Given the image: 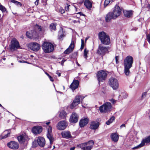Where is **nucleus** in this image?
Wrapping results in <instances>:
<instances>
[{
	"mask_svg": "<svg viewBox=\"0 0 150 150\" xmlns=\"http://www.w3.org/2000/svg\"><path fill=\"white\" fill-rule=\"evenodd\" d=\"M133 62V58L131 56H127L124 60V73L127 76L129 75L130 73L129 69L132 66Z\"/></svg>",
	"mask_w": 150,
	"mask_h": 150,
	"instance_id": "nucleus-1",
	"label": "nucleus"
},
{
	"mask_svg": "<svg viewBox=\"0 0 150 150\" xmlns=\"http://www.w3.org/2000/svg\"><path fill=\"white\" fill-rule=\"evenodd\" d=\"M98 37L102 43L105 45H109L110 42L109 36L103 31L100 32L98 33Z\"/></svg>",
	"mask_w": 150,
	"mask_h": 150,
	"instance_id": "nucleus-2",
	"label": "nucleus"
},
{
	"mask_svg": "<svg viewBox=\"0 0 150 150\" xmlns=\"http://www.w3.org/2000/svg\"><path fill=\"white\" fill-rule=\"evenodd\" d=\"M107 75L106 72L104 70H102L98 71L96 74V76L99 85L100 82H103L106 79Z\"/></svg>",
	"mask_w": 150,
	"mask_h": 150,
	"instance_id": "nucleus-3",
	"label": "nucleus"
},
{
	"mask_svg": "<svg viewBox=\"0 0 150 150\" xmlns=\"http://www.w3.org/2000/svg\"><path fill=\"white\" fill-rule=\"evenodd\" d=\"M112 106L110 102H106L99 107V110L101 113H105L110 112Z\"/></svg>",
	"mask_w": 150,
	"mask_h": 150,
	"instance_id": "nucleus-4",
	"label": "nucleus"
},
{
	"mask_svg": "<svg viewBox=\"0 0 150 150\" xmlns=\"http://www.w3.org/2000/svg\"><path fill=\"white\" fill-rule=\"evenodd\" d=\"M86 96H83L81 95H79L76 96L74 100L71 105V108H74L76 106L80 104L81 101L82 102Z\"/></svg>",
	"mask_w": 150,
	"mask_h": 150,
	"instance_id": "nucleus-5",
	"label": "nucleus"
},
{
	"mask_svg": "<svg viewBox=\"0 0 150 150\" xmlns=\"http://www.w3.org/2000/svg\"><path fill=\"white\" fill-rule=\"evenodd\" d=\"M121 13V9L119 6L116 4L113 10V19L116 18Z\"/></svg>",
	"mask_w": 150,
	"mask_h": 150,
	"instance_id": "nucleus-6",
	"label": "nucleus"
},
{
	"mask_svg": "<svg viewBox=\"0 0 150 150\" xmlns=\"http://www.w3.org/2000/svg\"><path fill=\"white\" fill-rule=\"evenodd\" d=\"M67 125V122L65 120H63L59 122L56 127L58 129L62 130L65 129Z\"/></svg>",
	"mask_w": 150,
	"mask_h": 150,
	"instance_id": "nucleus-7",
	"label": "nucleus"
},
{
	"mask_svg": "<svg viewBox=\"0 0 150 150\" xmlns=\"http://www.w3.org/2000/svg\"><path fill=\"white\" fill-rule=\"evenodd\" d=\"M52 127L49 126L47 130V138L50 140V145L52 144L53 142L54 141V139L52 134Z\"/></svg>",
	"mask_w": 150,
	"mask_h": 150,
	"instance_id": "nucleus-8",
	"label": "nucleus"
},
{
	"mask_svg": "<svg viewBox=\"0 0 150 150\" xmlns=\"http://www.w3.org/2000/svg\"><path fill=\"white\" fill-rule=\"evenodd\" d=\"M7 146L9 148L14 150L17 149L19 147L18 144L15 141H11L8 143Z\"/></svg>",
	"mask_w": 150,
	"mask_h": 150,
	"instance_id": "nucleus-9",
	"label": "nucleus"
},
{
	"mask_svg": "<svg viewBox=\"0 0 150 150\" xmlns=\"http://www.w3.org/2000/svg\"><path fill=\"white\" fill-rule=\"evenodd\" d=\"M150 142V135L147 137L145 139H143L141 143L139 144L138 146L135 147L133 148V149H137L139 147H142L146 143H149Z\"/></svg>",
	"mask_w": 150,
	"mask_h": 150,
	"instance_id": "nucleus-10",
	"label": "nucleus"
},
{
	"mask_svg": "<svg viewBox=\"0 0 150 150\" xmlns=\"http://www.w3.org/2000/svg\"><path fill=\"white\" fill-rule=\"evenodd\" d=\"M79 116L78 114L75 112H73L70 117L69 121L71 123H75L78 121Z\"/></svg>",
	"mask_w": 150,
	"mask_h": 150,
	"instance_id": "nucleus-11",
	"label": "nucleus"
},
{
	"mask_svg": "<svg viewBox=\"0 0 150 150\" xmlns=\"http://www.w3.org/2000/svg\"><path fill=\"white\" fill-rule=\"evenodd\" d=\"M42 130V127L41 126H35L33 127L32 131L35 134H37L41 133Z\"/></svg>",
	"mask_w": 150,
	"mask_h": 150,
	"instance_id": "nucleus-12",
	"label": "nucleus"
},
{
	"mask_svg": "<svg viewBox=\"0 0 150 150\" xmlns=\"http://www.w3.org/2000/svg\"><path fill=\"white\" fill-rule=\"evenodd\" d=\"M37 142L39 145L41 147H43L45 144V139L42 137H39L37 140Z\"/></svg>",
	"mask_w": 150,
	"mask_h": 150,
	"instance_id": "nucleus-13",
	"label": "nucleus"
},
{
	"mask_svg": "<svg viewBox=\"0 0 150 150\" xmlns=\"http://www.w3.org/2000/svg\"><path fill=\"white\" fill-rule=\"evenodd\" d=\"M26 36L29 38L32 37L35 38L38 35L36 32L35 30H31L29 32H27L26 33Z\"/></svg>",
	"mask_w": 150,
	"mask_h": 150,
	"instance_id": "nucleus-14",
	"label": "nucleus"
},
{
	"mask_svg": "<svg viewBox=\"0 0 150 150\" xmlns=\"http://www.w3.org/2000/svg\"><path fill=\"white\" fill-rule=\"evenodd\" d=\"M61 134L63 138L69 139L71 138L72 136L70 132L68 131H65L62 132Z\"/></svg>",
	"mask_w": 150,
	"mask_h": 150,
	"instance_id": "nucleus-15",
	"label": "nucleus"
},
{
	"mask_svg": "<svg viewBox=\"0 0 150 150\" xmlns=\"http://www.w3.org/2000/svg\"><path fill=\"white\" fill-rule=\"evenodd\" d=\"M108 50L107 47H98L97 53L99 55H103L107 52Z\"/></svg>",
	"mask_w": 150,
	"mask_h": 150,
	"instance_id": "nucleus-16",
	"label": "nucleus"
},
{
	"mask_svg": "<svg viewBox=\"0 0 150 150\" xmlns=\"http://www.w3.org/2000/svg\"><path fill=\"white\" fill-rule=\"evenodd\" d=\"M99 124V123L98 122L92 121L91 123L90 128L91 129H96L98 128Z\"/></svg>",
	"mask_w": 150,
	"mask_h": 150,
	"instance_id": "nucleus-17",
	"label": "nucleus"
},
{
	"mask_svg": "<svg viewBox=\"0 0 150 150\" xmlns=\"http://www.w3.org/2000/svg\"><path fill=\"white\" fill-rule=\"evenodd\" d=\"M89 119L87 118L81 119L79 122V125L81 127H83L88 123Z\"/></svg>",
	"mask_w": 150,
	"mask_h": 150,
	"instance_id": "nucleus-18",
	"label": "nucleus"
},
{
	"mask_svg": "<svg viewBox=\"0 0 150 150\" xmlns=\"http://www.w3.org/2000/svg\"><path fill=\"white\" fill-rule=\"evenodd\" d=\"M79 84V82L78 81H74L70 85V88L72 90H74L78 87Z\"/></svg>",
	"mask_w": 150,
	"mask_h": 150,
	"instance_id": "nucleus-19",
	"label": "nucleus"
},
{
	"mask_svg": "<svg viewBox=\"0 0 150 150\" xmlns=\"http://www.w3.org/2000/svg\"><path fill=\"white\" fill-rule=\"evenodd\" d=\"M66 34L65 31H64L63 29L61 28L59 32V39L60 40H62L64 37L66 36Z\"/></svg>",
	"mask_w": 150,
	"mask_h": 150,
	"instance_id": "nucleus-20",
	"label": "nucleus"
},
{
	"mask_svg": "<svg viewBox=\"0 0 150 150\" xmlns=\"http://www.w3.org/2000/svg\"><path fill=\"white\" fill-rule=\"evenodd\" d=\"M11 47H20L19 42L15 38H13L11 41Z\"/></svg>",
	"mask_w": 150,
	"mask_h": 150,
	"instance_id": "nucleus-21",
	"label": "nucleus"
},
{
	"mask_svg": "<svg viewBox=\"0 0 150 150\" xmlns=\"http://www.w3.org/2000/svg\"><path fill=\"white\" fill-rule=\"evenodd\" d=\"M94 142L93 140L89 141L87 142V144L86 146L85 150H91L93 147L94 144Z\"/></svg>",
	"mask_w": 150,
	"mask_h": 150,
	"instance_id": "nucleus-22",
	"label": "nucleus"
},
{
	"mask_svg": "<svg viewBox=\"0 0 150 150\" xmlns=\"http://www.w3.org/2000/svg\"><path fill=\"white\" fill-rule=\"evenodd\" d=\"M84 4L86 7L89 9H90L92 7V3L89 0H85Z\"/></svg>",
	"mask_w": 150,
	"mask_h": 150,
	"instance_id": "nucleus-23",
	"label": "nucleus"
},
{
	"mask_svg": "<svg viewBox=\"0 0 150 150\" xmlns=\"http://www.w3.org/2000/svg\"><path fill=\"white\" fill-rule=\"evenodd\" d=\"M119 86V84L118 80L115 78H113V90H117Z\"/></svg>",
	"mask_w": 150,
	"mask_h": 150,
	"instance_id": "nucleus-24",
	"label": "nucleus"
},
{
	"mask_svg": "<svg viewBox=\"0 0 150 150\" xmlns=\"http://www.w3.org/2000/svg\"><path fill=\"white\" fill-rule=\"evenodd\" d=\"M123 13L125 16L127 18H130L132 15V11L123 10Z\"/></svg>",
	"mask_w": 150,
	"mask_h": 150,
	"instance_id": "nucleus-25",
	"label": "nucleus"
},
{
	"mask_svg": "<svg viewBox=\"0 0 150 150\" xmlns=\"http://www.w3.org/2000/svg\"><path fill=\"white\" fill-rule=\"evenodd\" d=\"M112 19V12H110L108 13L105 17V21L107 22H109Z\"/></svg>",
	"mask_w": 150,
	"mask_h": 150,
	"instance_id": "nucleus-26",
	"label": "nucleus"
},
{
	"mask_svg": "<svg viewBox=\"0 0 150 150\" xmlns=\"http://www.w3.org/2000/svg\"><path fill=\"white\" fill-rule=\"evenodd\" d=\"M54 45L51 43L48 42H44L42 45V47H54Z\"/></svg>",
	"mask_w": 150,
	"mask_h": 150,
	"instance_id": "nucleus-27",
	"label": "nucleus"
},
{
	"mask_svg": "<svg viewBox=\"0 0 150 150\" xmlns=\"http://www.w3.org/2000/svg\"><path fill=\"white\" fill-rule=\"evenodd\" d=\"M27 47H40V45L36 42L30 43L27 45Z\"/></svg>",
	"mask_w": 150,
	"mask_h": 150,
	"instance_id": "nucleus-28",
	"label": "nucleus"
},
{
	"mask_svg": "<svg viewBox=\"0 0 150 150\" xmlns=\"http://www.w3.org/2000/svg\"><path fill=\"white\" fill-rule=\"evenodd\" d=\"M44 52L45 53H49L53 51L54 47H42Z\"/></svg>",
	"mask_w": 150,
	"mask_h": 150,
	"instance_id": "nucleus-29",
	"label": "nucleus"
},
{
	"mask_svg": "<svg viewBox=\"0 0 150 150\" xmlns=\"http://www.w3.org/2000/svg\"><path fill=\"white\" fill-rule=\"evenodd\" d=\"M119 137V135L117 133H113V143L117 142Z\"/></svg>",
	"mask_w": 150,
	"mask_h": 150,
	"instance_id": "nucleus-30",
	"label": "nucleus"
},
{
	"mask_svg": "<svg viewBox=\"0 0 150 150\" xmlns=\"http://www.w3.org/2000/svg\"><path fill=\"white\" fill-rule=\"evenodd\" d=\"M66 115L67 113L64 110H62L60 112L59 117L62 119H64L65 118Z\"/></svg>",
	"mask_w": 150,
	"mask_h": 150,
	"instance_id": "nucleus-31",
	"label": "nucleus"
},
{
	"mask_svg": "<svg viewBox=\"0 0 150 150\" xmlns=\"http://www.w3.org/2000/svg\"><path fill=\"white\" fill-rule=\"evenodd\" d=\"M76 38L75 37H73L72 38L71 43L69 47H74L75 46Z\"/></svg>",
	"mask_w": 150,
	"mask_h": 150,
	"instance_id": "nucleus-32",
	"label": "nucleus"
},
{
	"mask_svg": "<svg viewBox=\"0 0 150 150\" xmlns=\"http://www.w3.org/2000/svg\"><path fill=\"white\" fill-rule=\"evenodd\" d=\"M26 136H24L23 135H21L18 137V141L21 143H23L25 142V140Z\"/></svg>",
	"mask_w": 150,
	"mask_h": 150,
	"instance_id": "nucleus-33",
	"label": "nucleus"
},
{
	"mask_svg": "<svg viewBox=\"0 0 150 150\" xmlns=\"http://www.w3.org/2000/svg\"><path fill=\"white\" fill-rule=\"evenodd\" d=\"M57 24L56 23H53L51 24L50 25V28L51 31H55L56 29V26Z\"/></svg>",
	"mask_w": 150,
	"mask_h": 150,
	"instance_id": "nucleus-34",
	"label": "nucleus"
},
{
	"mask_svg": "<svg viewBox=\"0 0 150 150\" xmlns=\"http://www.w3.org/2000/svg\"><path fill=\"white\" fill-rule=\"evenodd\" d=\"M74 47H68L64 52L65 54H68L71 52L73 50Z\"/></svg>",
	"mask_w": 150,
	"mask_h": 150,
	"instance_id": "nucleus-35",
	"label": "nucleus"
},
{
	"mask_svg": "<svg viewBox=\"0 0 150 150\" xmlns=\"http://www.w3.org/2000/svg\"><path fill=\"white\" fill-rule=\"evenodd\" d=\"M35 28L38 30V31L42 33H43L44 31V29L41 27V26H40L38 25H36L35 26Z\"/></svg>",
	"mask_w": 150,
	"mask_h": 150,
	"instance_id": "nucleus-36",
	"label": "nucleus"
},
{
	"mask_svg": "<svg viewBox=\"0 0 150 150\" xmlns=\"http://www.w3.org/2000/svg\"><path fill=\"white\" fill-rule=\"evenodd\" d=\"M7 132V133L4 136H2V139H5L8 137H9L10 135L11 132V130L10 129H8L4 131V132Z\"/></svg>",
	"mask_w": 150,
	"mask_h": 150,
	"instance_id": "nucleus-37",
	"label": "nucleus"
},
{
	"mask_svg": "<svg viewBox=\"0 0 150 150\" xmlns=\"http://www.w3.org/2000/svg\"><path fill=\"white\" fill-rule=\"evenodd\" d=\"M112 2V0H105L104 3V6L106 7L108 4H111Z\"/></svg>",
	"mask_w": 150,
	"mask_h": 150,
	"instance_id": "nucleus-38",
	"label": "nucleus"
},
{
	"mask_svg": "<svg viewBox=\"0 0 150 150\" xmlns=\"http://www.w3.org/2000/svg\"><path fill=\"white\" fill-rule=\"evenodd\" d=\"M87 144V142L81 144L79 145V146L81 149H83V150H85L86 146Z\"/></svg>",
	"mask_w": 150,
	"mask_h": 150,
	"instance_id": "nucleus-39",
	"label": "nucleus"
},
{
	"mask_svg": "<svg viewBox=\"0 0 150 150\" xmlns=\"http://www.w3.org/2000/svg\"><path fill=\"white\" fill-rule=\"evenodd\" d=\"M89 52L88 50H87L86 48H85L84 49L83 55L84 58L86 59H87V54Z\"/></svg>",
	"mask_w": 150,
	"mask_h": 150,
	"instance_id": "nucleus-40",
	"label": "nucleus"
},
{
	"mask_svg": "<svg viewBox=\"0 0 150 150\" xmlns=\"http://www.w3.org/2000/svg\"><path fill=\"white\" fill-rule=\"evenodd\" d=\"M11 2L14 3L15 4L18 6H21V3L17 1H15V0H11Z\"/></svg>",
	"mask_w": 150,
	"mask_h": 150,
	"instance_id": "nucleus-41",
	"label": "nucleus"
},
{
	"mask_svg": "<svg viewBox=\"0 0 150 150\" xmlns=\"http://www.w3.org/2000/svg\"><path fill=\"white\" fill-rule=\"evenodd\" d=\"M40 47H28V50H33L34 51L37 52L39 50Z\"/></svg>",
	"mask_w": 150,
	"mask_h": 150,
	"instance_id": "nucleus-42",
	"label": "nucleus"
},
{
	"mask_svg": "<svg viewBox=\"0 0 150 150\" xmlns=\"http://www.w3.org/2000/svg\"><path fill=\"white\" fill-rule=\"evenodd\" d=\"M112 116L109 120L106 122V124L107 125H109L112 122Z\"/></svg>",
	"mask_w": 150,
	"mask_h": 150,
	"instance_id": "nucleus-43",
	"label": "nucleus"
},
{
	"mask_svg": "<svg viewBox=\"0 0 150 150\" xmlns=\"http://www.w3.org/2000/svg\"><path fill=\"white\" fill-rule=\"evenodd\" d=\"M121 96H122V98H123H123L125 99V98H127L128 96V95H127V93H126L123 92V93H121Z\"/></svg>",
	"mask_w": 150,
	"mask_h": 150,
	"instance_id": "nucleus-44",
	"label": "nucleus"
},
{
	"mask_svg": "<svg viewBox=\"0 0 150 150\" xmlns=\"http://www.w3.org/2000/svg\"><path fill=\"white\" fill-rule=\"evenodd\" d=\"M108 84L112 88V78H110L108 81Z\"/></svg>",
	"mask_w": 150,
	"mask_h": 150,
	"instance_id": "nucleus-45",
	"label": "nucleus"
},
{
	"mask_svg": "<svg viewBox=\"0 0 150 150\" xmlns=\"http://www.w3.org/2000/svg\"><path fill=\"white\" fill-rule=\"evenodd\" d=\"M0 10L2 11V12H5L6 11V9L5 8L0 4Z\"/></svg>",
	"mask_w": 150,
	"mask_h": 150,
	"instance_id": "nucleus-46",
	"label": "nucleus"
},
{
	"mask_svg": "<svg viewBox=\"0 0 150 150\" xmlns=\"http://www.w3.org/2000/svg\"><path fill=\"white\" fill-rule=\"evenodd\" d=\"M18 47H9L8 50L11 52H13L17 50Z\"/></svg>",
	"mask_w": 150,
	"mask_h": 150,
	"instance_id": "nucleus-47",
	"label": "nucleus"
},
{
	"mask_svg": "<svg viewBox=\"0 0 150 150\" xmlns=\"http://www.w3.org/2000/svg\"><path fill=\"white\" fill-rule=\"evenodd\" d=\"M45 74L48 76L49 78L50 79V80L53 82L54 81V79L52 77L47 73L45 72Z\"/></svg>",
	"mask_w": 150,
	"mask_h": 150,
	"instance_id": "nucleus-48",
	"label": "nucleus"
},
{
	"mask_svg": "<svg viewBox=\"0 0 150 150\" xmlns=\"http://www.w3.org/2000/svg\"><path fill=\"white\" fill-rule=\"evenodd\" d=\"M70 6V5H68V4H66L65 5V9L67 11H68L69 10V7Z\"/></svg>",
	"mask_w": 150,
	"mask_h": 150,
	"instance_id": "nucleus-49",
	"label": "nucleus"
},
{
	"mask_svg": "<svg viewBox=\"0 0 150 150\" xmlns=\"http://www.w3.org/2000/svg\"><path fill=\"white\" fill-rule=\"evenodd\" d=\"M147 92H145L142 93V97H141L142 99H143V98H145L146 97V95L147 94Z\"/></svg>",
	"mask_w": 150,
	"mask_h": 150,
	"instance_id": "nucleus-50",
	"label": "nucleus"
},
{
	"mask_svg": "<svg viewBox=\"0 0 150 150\" xmlns=\"http://www.w3.org/2000/svg\"><path fill=\"white\" fill-rule=\"evenodd\" d=\"M37 145L36 141H34L32 142V146L33 147H35L37 146Z\"/></svg>",
	"mask_w": 150,
	"mask_h": 150,
	"instance_id": "nucleus-51",
	"label": "nucleus"
},
{
	"mask_svg": "<svg viewBox=\"0 0 150 150\" xmlns=\"http://www.w3.org/2000/svg\"><path fill=\"white\" fill-rule=\"evenodd\" d=\"M119 59V57L118 56H116L115 57V59L116 63V64H118L119 63L118 60Z\"/></svg>",
	"mask_w": 150,
	"mask_h": 150,
	"instance_id": "nucleus-52",
	"label": "nucleus"
},
{
	"mask_svg": "<svg viewBox=\"0 0 150 150\" xmlns=\"http://www.w3.org/2000/svg\"><path fill=\"white\" fill-rule=\"evenodd\" d=\"M146 36L147 40L150 43V34L147 35Z\"/></svg>",
	"mask_w": 150,
	"mask_h": 150,
	"instance_id": "nucleus-53",
	"label": "nucleus"
},
{
	"mask_svg": "<svg viewBox=\"0 0 150 150\" xmlns=\"http://www.w3.org/2000/svg\"><path fill=\"white\" fill-rule=\"evenodd\" d=\"M81 47H84L85 46V43L83 40L81 39Z\"/></svg>",
	"mask_w": 150,
	"mask_h": 150,
	"instance_id": "nucleus-54",
	"label": "nucleus"
},
{
	"mask_svg": "<svg viewBox=\"0 0 150 150\" xmlns=\"http://www.w3.org/2000/svg\"><path fill=\"white\" fill-rule=\"evenodd\" d=\"M59 11L61 13H64L65 12V10L63 9L62 8H59Z\"/></svg>",
	"mask_w": 150,
	"mask_h": 150,
	"instance_id": "nucleus-55",
	"label": "nucleus"
},
{
	"mask_svg": "<svg viewBox=\"0 0 150 150\" xmlns=\"http://www.w3.org/2000/svg\"><path fill=\"white\" fill-rule=\"evenodd\" d=\"M67 60V59H63L61 62V64L62 66H63L64 65V63Z\"/></svg>",
	"mask_w": 150,
	"mask_h": 150,
	"instance_id": "nucleus-56",
	"label": "nucleus"
},
{
	"mask_svg": "<svg viewBox=\"0 0 150 150\" xmlns=\"http://www.w3.org/2000/svg\"><path fill=\"white\" fill-rule=\"evenodd\" d=\"M18 62L20 63H22V62H24V63H28L27 62L24 61V60H19L18 61Z\"/></svg>",
	"mask_w": 150,
	"mask_h": 150,
	"instance_id": "nucleus-57",
	"label": "nucleus"
},
{
	"mask_svg": "<svg viewBox=\"0 0 150 150\" xmlns=\"http://www.w3.org/2000/svg\"><path fill=\"white\" fill-rule=\"evenodd\" d=\"M123 127H124L125 128V124H122L120 126V127L121 128H122Z\"/></svg>",
	"mask_w": 150,
	"mask_h": 150,
	"instance_id": "nucleus-58",
	"label": "nucleus"
},
{
	"mask_svg": "<svg viewBox=\"0 0 150 150\" xmlns=\"http://www.w3.org/2000/svg\"><path fill=\"white\" fill-rule=\"evenodd\" d=\"M39 1V0H36V1L35 2V4L36 5H37L38 4Z\"/></svg>",
	"mask_w": 150,
	"mask_h": 150,
	"instance_id": "nucleus-59",
	"label": "nucleus"
},
{
	"mask_svg": "<svg viewBox=\"0 0 150 150\" xmlns=\"http://www.w3.org/2000/svg\"><path fill=\"white\" fill-rule=\"evenodd\" d=\"M138 29V28H133L131 30H134L135 31H136L137 29Z\"/></svg>",
	"mask_w": 150,
	"mask_h": 150,
	"instance_id": "nucleus-60",
	"label": "nucleus"
},
{
	"mask_svg": "<svg viewBox=\"0 0 150 150\" xmlns=\"http://www.w3.org/2000/svg\"><path fill=\"white\" fill-rule=\"evenodd\" d=\"M147 7L149 8V9L150 10V4H148L147 5Z\"/></svg>",
	"mask_w": 150,
	"mask_h": 150,
	"instance_id": "nucleus-61",
	"label": "nucleus"
},
{
	"mask_svg": "<svg viewBox=\"0 0 150 150\" xmlns=\"http://www.w3.org/2000/svg\"><path fill=\"white\" fill-rule=\"evenodd\" d=\"M117 101V100H115V99H113V104L115 103Z\"/></svg>",
	"mask_w": 150,
	"mask_h": 150,
	"instance_id": "nucleus-62",
	"label": "nucleus"
},
{
	"mask_svg": "<svg viewBox=\"0 0 150 150\" xmlns=\"http://www.w3.org/2000/svg\"><path fill=\"white\" fill-rule=\"evenodd\" d=\"M75 148V147H71L70 148V150H74Z\"/></svg>",
	"mask_w": 150,
	"mask_h": 150,
	"instance_id": "nucleus-63",
	"label": "nucleus"
},
{
	"mask_svg": "<svg viewBox=\"0 0 150 150\" xmlns=\"http://www.w3.org/2000/svg\"><path fill=\"white\" fill-rule=\"evenodd\" d=\"M79 13L81 15H82V16H85V15L83 14V13L81 12H80Z\"/></svg>",
	"mask_w": 150,
	"mask_h": 150,
	"instance_id": "nucleus-64",
	"label": "nucleus"
}]
</instances>
